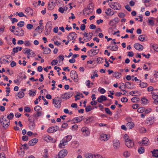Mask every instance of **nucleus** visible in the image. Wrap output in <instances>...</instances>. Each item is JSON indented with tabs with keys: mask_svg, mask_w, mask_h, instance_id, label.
<instances>
[{
	"mask_svg": "<svg viewBox=\"0 0 158 158\" xmlns=\"http://www.w3.org/2000/svg\"><path fill=\"white\" fill-rule=\"evenodd\" d=\"M61 99L59 97H57L53 100V103L56 107L60 108L61 106Z\"/></svg>",
	"mask_w": 158,
	"mask_h": 158,
	"instance_id": "1",
	"label": "nucleus"
},
{
	"mask_svg": "<svg viewBox=\"0 0 158 158\" xmlns=\"http://www.w3.org/2000/svg\"><path fill=\"white\" fill-rule=\"evenodd\" d=\"M14 34L19 36H23L24 35V31L23 29H20L18 27L15 30Z\"/></svg>",
	"mask_w": 158,
	"mask_h": 158,
	"instance_id": "2",
	"label": "nucleus"
},
{
	"mask_svg": "<svg viewBox=\"0 0 158 158\" xmlns=\"http://www.w3.org/2000/svg\"><path fill=\"white\" fill-rule=\"evenodd\" d=\"M77 37V35L75 32H71L69 34L67 39L69 40H75Z\"/></svg>",
	"mask_w": 158,
	"mask_h": 158,
	"instance_id": "3",
	"label": "nucleus"
},
{
	"mask_svg": "<svg viewBox=\"0 0 158 158\" xmlns=\"http://www.w3.org/2000/svg\"><path fill=\"white\" fill-rule=\"evenodd\" d=\"M34 110L36 111L37 113L35 114H34L33 116L35 117H38L42 115L41 112L40 111L42 110V108L40 106H35L34 108Z\"/></svg>",
	"mask_w": 158,
	"mask_h": 158,
	"instance_id": "4",
	"label": "nucleus"
},
{
	"mask_svg": "<svg viewBox=\"0 0 158 158\" xmlns=\"http://www.w3.org/2000/svg\"><path fill=\"white\" fill-rule=\"evenodd\" d=\"M109 5L111 8L114 10H118L120 6L119 3L117 2H109Z\"/></svg>",
	"mask_w": 158,
	"mask_h": 158,
	"instance_id": "5",
	"label": "nucleus"
},
{
	"mask_svg": "<svg viewBox=\"0 0 158 158\" xmlns=\"http://www.w3.org/2000/svg\"><path fill=\"white\" fill-rule=\"evenodd\" d=\"M68 153L66 149L61 150L58 154V158H63L67 155Z\"/></svg>",
	"mask_w": 158,
	"mask_h": 158,
	"instance_id": "6",
	"label": "nucleus"
},
{
	"mask_svg": "<svg viewBox=\"0 0 158 158\" xmlns=\"http://www.w3.org/2000/svg\"><path fill=\"white\" fill-rule=\"evenodd\" d=\"M73 94L72 92H69L62 95L61 97L63 99H69L72 97Z\"/></svg>",
	"mask_w": 158,
	"mask_h": 158,
	"instance_id": "7",
	"label": "nucleus"
},
{
	"mask_svg": "<svg viewBox=\"0 0 158 158\" xmlns=\"http://www.w3.org/2000/svg\"><path fill=\"white\" fill-rule=\"evenodd\" d=\"M126 140L125 141V144L128 148H131L133 147L134 143L132 140L128 138H127Z\"/></svg>",
	"mask_w": 158,
	"mask_h": 158,
	"instance_id": "8",
	"label": "nucleus"
},
{
	"mask_svg": "<svg viewBox=\"0 0 158 158\" xmlns=\"http://www.w3.org/2000/svg\"><path fill=\"white\" fill-rule=\"evenodd\" d=\"M10 121H9L8 122H4L3 120H2L0 117V124H1V125L4 129H6L8 128L10 125Z\"/></svg>",
	"mask_w": 158,
	"mask_h": 158,
	"instance_id": "9",
	"label": "nucleus"
},
{
	"mask_svg": "<svg viewBox=\"0 0 158 158\" xmlns=\"http://www.w3.org/2000/svg\"><path fill=\"white\" fill-rule=\"evenodd\" d=\"M113 146L114 149H116L119 148L120 145V143L118 140H114L113 141Z\"/></svg>",
	"mask_w": 158,
	"mask_h": 158,
	"instance_id": "10",
	"label": "nucleus"
},
{
	"mask_svg": "<svg viewBox=\"0 0 158 158\" xmlns=\"http://www.w3.org/2000/svg\"><path fill=\"white\" fill-rule=\"evenodd\" d=\"M68 142L66 139V138L65 137L60 141V143L59 145V146L60 148H63L62 146H64L67 144Z\"/></svg>",
	"mask_w": 158,
	"mask_h": 158,
	"instance_id": "11",
	"label": "nucleus"
},
{
	"mask_svg": "<svg viewBox=\"0 0 158 158\" xmlns=\"http://www.w3.org/2000/svg\"><path fill=\"white\" fill-rule=\"evenodd\" d=\"M152 98L154 99V103L156 105L158 104V95L155 94L154 93L152 92Z\"/></svg>",
	"mask_w": 158,
	"mask_h": 158,
	"instance_id": "12",
	"label": "nucleus"
},
{
	"mask_svg": "<svg viewBox=\"0 0 158 158\" xmlns=\"http://www.w3.org/2000/svg\"><path fill=\"white\" fill-rule=\"evenodd\" d=\"M109 138L110 136H107V135L104 134H102L100 137V140H101L104 141L108 140L109 139Z\"/></svg>",
	"mask_w": 158,
	"mask_h": 158,
	"instance_id": "13",
	"label": "nucleus"
},
{
	"mask_svg": "<svg viewBox=\"0 0 158 158\" xmlns=\"http://www.w3.org/2000/svg\"><path fill=\"white\" fill-rule=\"evenodd\" d=\"M134 47L136 50H142L143 49V46L139 43L135 44Z\"/></svg>",
	"mask_w": 158,
	"mask_h": 158,
	"instance_id": "14",
	"label": "nucleus"
},
{
	"mask_svg": "<svg viewBox=\"0 0 158 158\" xmlns=\"http://www.w3.org/2000/svg\"><path fill=\"white\" fill-rule=\"evenodd\" d=\"M107 100V98L104 95H101L98 98L97 101L99 102L102 103L103 101H105Z\"/></svg>",
	"mask_w": 158,
	"mask_h": 158,
	"instance_id": "15",
	"label": "nucleus"
},
{
	"mask_svg": "<svg viewBox=\"0 0 158 158\" xmlns=\"http://www.w3.org/2000/svg\"><path fill=\"white\" fill-rule=\"evenodd\" d=\"M122 85V86H124L125 88L127 87L128 89H132L131 86V85H133V83H131L129 82H127L125 83L124 84L123 83H120Z\"/></svg>",
	"mask_w": 158,
	"mask_h": 158,
	"instance_id": "16",
	"label": "nucleus"
},
{
	"mask_svg": "<svg viewBox=\"0 0 158 158\" xmlns=\"http://www.w3.org/2000/svg\"><path fill=\"white\" fill-rule=\"evenodd\" d=\"M38 140L36 138L33 139L29 142V145L32 146L36 144L38 142Z\"/></svg>",
	"mask_w": 158,
	"mask_h": 158,
	"instance_id": "17",
	"label": "nucleus"
},
{
	"mask_svg": "<svg viewBox=\"0 0 158 158\" xmlns=\"http://www.w3.org/2000/svg\"><path fill=\"white\" fill-rule=\"evenodd\" d=\"M25 12H26V14L32 16L33 13V10L30 7H27L26 8Z\"/></svg>",
	"mask_w": 158,
	"mask_h": 158,
	"instance_id": "18",
	"label": "nucleus"
},
{
	"mask_svg": "<svg viewBox=\"0 0 158 158\" xmlns=\"http://www.w3.org/2000/svg\"><path fill=\"white\" fill-rule=\"evenodd\" d=\"M94 4L93 3H90L87 6V8H85L84 10V12L85 11L87 10V9L89 10H93L94 8Z\"/></svg>",
	"mask_w": 158,
	"mask_h": 158,
	"instance_id": "19",
	"label": "nucleus"
},
{
	"mask_svg": "<svg viewBox=\"0 0 158 158\" xmlns=\"http://www.w3.org/2000/svg\"><path fill=\"white\" fill-rule=\"evenodd\" d=\"M151 48H153V50L158 52V45L155 44H151L150 45Z\"/></svg>",
	"mask_w": 158,
	"mask_h": 158,
	"instance_id": "20",
	"label": "nucleus"
},
{
	"mask_svg": "<svg viewBox=\"0 0 158 158\" xmlns=\"http://www.w3.org/2000/svg\"><path fill=\"white\" fill-rule=\"evenodd\" d=\"M49 24V22H48L46 25L45 26V30L46 31L45 32V34L46 35H48L50 33L51 31V29H48V25Z\"/></svg>",
	"mask_w": 158,
	"mask_h": 158,
	"instance_id": "21",
	"label": "nucleus"
},
{
	"mask_svg": "<svg viewBox=\"0 0 158 158\" xmlns=\"http://www.w3.org/2000/svg\"><path fill=\"white\" fill-rule=\"evenodd\" d=\"M127 126L129 129H131L134 127V123L132 122H128L127 123Z\"/></svg>",
	"mask_w": 158,
	"mask_h": 158,
	"instance_id": "22",
	"label": "nucleus"
},
{
	"mask_svg": "<svg viewBox=\"0 0 158 158\" xmlns=\"http://www.w3.org/2000/svg\"><path fill=\"white\" fill-rule=\"evenodd\" d=\"M154 118L152 119V118L150 117L148 118L147 120L146 121V123L147 124H149V125H152L153 124L154 122Z\"/></svg>",
	"mask_w": 158,
	"mask_h": 158,
	"instance_id": "23",
	"label": "nucleus"
},
{
	"mask_svg": "<svg viewBox=\"0 0 158 158\" xmlns=\"http://www.w3.org/2000/svg\"><path fill=\"white\" fill-rule=\"evenodd\" d=\"M113 76L117 78H119L121 76V73L116 72L113 73Z\"/></svg>",
	"mask_w": 158,
	"mask_h": 158,
	"instance_id": "24",
	"label": "nucleus"
},
{
	"mask_svg": "<svg viewBox=\"0 0 158 158\" xmlns=\"http://www.w3.org/2000/svg\"><path fill=\"white\" fill-rule=\"evenodd\" d=\"M71 77L73 79L74 82H77L78 81V78L77 74L72 75Z\"/></svg>",
	"mask_w": 158,
	"mask_h": 158,
	"instance_id": "25",
	"label": "nucleus"
},
{
	"mask_svg": "<svg viewBox=\"0 0 158 158\" xmlns=\"http://www.w3.org/2000/svg\"><path fill=\"white\" fill-rule=\"evenodd\" d=\"M82 120V119L80 117H77L74 118H73L72 119V121H76V122H74L73 123H78V122H80Z\"/></svg>",
	"mask_w": 158,
	"mask_h": 158,
	"instance_id": "26",
	"label": "nucleus"
},
{
	"mask_svg": "<svg viewBox=\"0 0 158 158\" xmlns=\"http://www.w3.org/2000/svg\"><path fill=\"white\" fill-rule=\"evenodd\" d=\"M148 139L147 138L145 137L142 140V143L145 145H147L148 144Z\"/></svg>",
	"mask_w": 158,
	"mask_h": 158,
	"instance_id": "27",
	"label": "nucleus"
},
{
	"mask_svg": "<svg viewBox=\"0 0 158 158\" xmlns=\"http://www.w3.org/2000/svg\"><path fill=\"white\" fill-rule=\"evenodd\" d=\"M152 156L155 157H158V150L154 149L153 151H152Z\"/></svg>",
	"mask_w": 158,
	"mask_h": 158,
	"instance_id": "28",
	"label": "nucleus"
},
{
	"mask_svg": "<svg viewBox=\"0 0 158 158\" xmlns=\"http://www.w3.org/2000/svg\"><path fill=\"white\" fill-rule=\"evenodd\" d=\"M34 120H33V122L30 123L29 124V128L31 130L34 129L35 127V124L34 123Z\"/></svg>",
	"mask_w": 158,
	"mask_h": 158,
	"instance_id": "29",
	"label": "nucleus"
},
{
	"mask_svg": "<svg viewBox=\"0 0 158 158\" xmlns=\"http://www.w3.org/2000/svg\"><path fill=\"white\" fill-rule=\"evenodd\" d=\"M50 52L51 50L49 48H45L43 50V53L44 54H47L50 53Z\"/></svg>",
	"mask_w": 158,
	"mask_h": 158,
	"instance_id": "30",
	"label": "nucleus"
},
{
	"mask_svg": "<svg viewBox=\"0 0 158 158\" xmlns=\"http://www.w3.org/2000/svg\"><path fill=\"white\" fill-rule=\"evenodd\" d=\"M48 9L50 10H52L55 6L54 5L50 3V2H48Z\"/></svg>",
	"mask_w": 158,
	"mask_h": 158,
	"instance_id": "31",
	"label": "nucleus"
},
{
	"mask_svg": "<svg viewBox=\"0 0 158 158\" xmlns=\"http://www.w3.org/2000/svg\"><path fill=\"white\" fill-rule=\"evenodd\" d=\"M139 85L140 87L142 88H145L148 86V84L147 83L143 82L139 84Z\"/></svg>",
	"mask_w": 158,
	"mask_h": 158,
	"instance_id": "32",
	"label": "nucleus"
},
{
	"mask_svg": "<svg viewBox=\"0 0 158 158\" xmlns=\"http://www.w3.org/2000/svg\"><path fill=\"white\" fill-rule=\"evenodd\" d=\"M145 39V35H142L139 36L138 39L141 41H143Z\"/></svg>",
	"mask_w": 158,
	"mask_h": 158,
	"instance_id": "33",
	"label": "nucleus"
},
{
	"mask_svg": "<svg viewBox=\"0 0 158 158\" xmlns=\"http://www.w3.org/2000/svg\"><path fill=\"white\" fill-rule=\"evenodd\" d=\"M138 152L140 154L143 153L144 152V148L143 147H140L138 149Z\"/></svg>",
	"mask_w": 158,
	"mask_h": 158,
	"instance_id": "34",
	"label": "nucleus"
},
{
	"mask_svg": "<svg viewBox=\"0 0 158 158\" xmlns=\"http://www.w3.org/2000/svg\"><path fill=\"white\" fill-rule=\"evenodd\" d=\"M24 96V94L23 91L19 92L18 94V96L19 98H23Z\"/></svg>",
	"mask_w": 158,
	"mask_h": 158,
	"instance_id": "35",
	"label": "nucleus"
},
{
	"mask_svg": "<svg viewBox=\"0 0 158 158\" xmlns=\"http://www.w3.org/2000/svg\"><path fill=\"white\" fill-rule=\"evenodd\" d=\"M147 66V65H146V64H144V65H143V69L145 70H146L147 71H148L150 70L152 68V66H150L148 67H146Z\"/></svg>",
	"mask_w": 158,
	"mask_h": 158,
	"instance_id": "36",
	"label": "nucleus"
},
{
	"mask_svg": "<svg viewBox=\"0 0 158 158\" xmlns=\"http://www.w3.org/2000/svg\"><path fill=\"white\" fill-rule=\"evenodd\" d=\"M105 111L108 114L110 115H112V113L110 111V109L108 108H105Z\"/></svg>",
	"mask_w": 158,
	"mask_h": 158,
	"instance_id": "37",
	"label": "nucleus"
},
{
	"mask_svg": "<svg viewBox=\"0 0 158 158\" xmlns=\"http://www.w3.org/2000/svg\"><path fill=\"white\" fill-rule=\"evenodd\" d=\"M36 93V91H32L31 90H29V94L30 96H34L35 95Z\"/></svg>",
	"mask_w": 158,
	"mask_h": 158,
	"instance_id": "38",
	"label": "nucleus"
},
{
	"mask_svg": "<svg viewBox=\"0 0 158 158\" xmlns=\"http://www.w3.org/2000/svg\"><path fill=\"white\" fill-rule=\"evenodd\" d=\"M85 157L86 158H93V155L91 153H87L85 155Z\"/></svg>",
	"mask_w": 158,
	"mask_h": 158,
	"instance_id": "39",
	"label": "nucleus"
},
{
	"mask_svg": "<svg viewBox=\"0 0 158 158\" xmlns=\"http://www.w3.org/2000/svg\"><path fill=\"white\" fill-rule=\"evenodd\" d=\"M14 114L12 113H10L9 115L7 116V118L9 120L12 119L14 117Z\"/></svg>",
	"mask_w": 158,
	"mask_h": 158,
	"instance_id": "40",
	"label": "nucleus"
},
{
	"mask_svg": "<svg viewBox=\"0 0 158 158\" xmlns=\"http://www.w3.org/2000/svg\"><path fill=\"white\" fill-rule=\"evenodd\" d=\"M52 138V137L51 136L49 135H47L45 137L44 139L47 141H50L51 140Z\"/></svg>",
	"mask_w": 158,
	"mask_h": 158,
	"instance_id": "41",
	"label": "nucleus"
},
{
	"mask_svg": "<svg viewBox=\"0 0 158 158\" xmlns=\"http://www.w3.org/2000/svg\"><path fill=\"white\" fill-rule=\"evenodd\" d=\"M131 101L133 102L136 103L139 100V98H138L134 97L131 99Z\"/></svg>",
	"mask_w": 158,
	"mask_h": 158,
	"instance_id": "42",
	"label": "nucleus"
},
{
	"mask_svg": "<svg viewBox=\"0 0 158 158\" xmlns=\"http://www.w3.org/2000/svg\"><path fill=\"white\" fill-rule=\"evenodd\" d=\"M150 1H144L143 2L145 3V5L146 7L149 6L151 4L150 2Z\"/></svg>",
	"mask_w": 158,
	"mask_h": 158,
	"instance_id": "43",
	"label": "nucleus"
},
{
	"mask_svg": "<svg viewBox=\"0 0 158 158\" xmlns=\"http://www.w3.org/2000/svg\"><path fill=\"white\" fill-rule=\"evenodd\" d=\"M105 13L107 15L112 16L114 14V11L112 10L111 11H110L109 12H105Z\"/></svg>",
	"mask_w": 158,
	"mask_h": 158,
	"instance_id": "44",
	"label": "nucleus"
},
{
	"mask_svg": "<svg viewBox=\"0 0 158 158\" xmlns=\"http://www.w3.org/2000/svg\"><path fill=\"white\" fill-rule=\"evenodd\" d=\"M145 110L144 108L142 107L139 108L137 110V111L139 113H142Z\"/></svg>",
	"mask_w": 158,
	"mask_h": 158,
	"instance_id": "45",
	"label": "nucleus"
},
{
	"mask_svg": "<svg viewBox=\"0 0 158 158\" xmlns=\"http://www.w3.org/2000/svg\"><path fill=\"white\" fill-rule=\"evenodd\" d=\"M24 25V21H20L17 24L18 26L19 27H23Z\"/></svg>",
	"mask_w": 158,
	"mask_h": 158,
	"instance_id": "46",
	"label": "nucleus"
},
{
	"mask_svg": "<svg viewBox=\"0 0 158 158\" xmlns=\"http://www.w3.org/2000/svg\"><path fill=\"white\" fill-rule=\"evenodd\" d=\"M85 111L86 112H88L92 110L91 106H88L85 107Z\"/></svg>",
	"mask_w": 158,
	"mask_h": 158,
	"instance_id": "47",
	"label": "nucleus"
},
{
	"mask_svg": "<svg viewBox=\"0 0 158 158\" xmlns=\"http://www.w3.org/2000/svg\"><path fill=\"white\" fill-rule=\"evenodd\" d=\"M99 51V49H94L93 52H92V54L94 56L96 55L98 53Z\"/></svg>",
	"mask_w": 158,
	"mask_h": 158,
	"instance_id": "48",
	"label": "nucleus"
},
{
	"mask_svg": "<svg viewBox=\"0 0 158 158\" xmlns=\"http://www.w3.org/2000/svg\"><path fill=\"white\" fill-rule=\"evenodd\" d=\"M141 100L144 105H146L147 104L148 100L147 99L145 98H143L141 99Z\"/></svg>",
	"mask_w": 158,
	"mask_h": 158,
	"instance_id": "49",
	"label": "nucleus"
},
{
	"mask_svg": "<svg viewBox=\"0 0 158 158\" xmlns=\"http://www.w3.org/2000/svg\"><path fill=\"white\" fill-rule=\"evenodd\" d=\"M53 128V127L49 128L47 130V132L50 133L53 132L54 131Z\"/></svg>",
	"mask_w": 158,
	"mask_h": 158,
	"instance_id": "50",
	"label": "nucleus"
},
{
	"mask_svg": "<svg viewBox=\"0 0 158 158\" xmlns=\"http://www.w3.org/2000/svg\"><path fill=\"white\" fill-rule=\"evenodd\" d=\"M88 35H89V37H88V38H87V40L86 41H89L91 39V38L92 37L93 34L92 32H89L88 33Z\"/></svg>",
	"mask_w": 158,
	"mask_h": 158,
	"instance_id": "51",
	"label": "nucleus"
},
{
	"mask_svg": "<svg viewBox=\"0 0 158 158\" xmlns=\"http://www.w3.org/2000/svg\"><path fill=\"white\" fill-rule=\"evenodd\" d=\"M31 50L30 49H27L26 50L25 52H23V53L24 54L27 53L28 55H31Z\"/></svg>",
	"mask_w": 158,
	"mask_h": 158,
	"instance_id": "52",
	"label": "nucleus"
},
{
	"mask_svg": "<svg viewBox=\"0 0 158 158\" xmlns=\"http://www.w3.org/2000/svg\"><path fill=\"white\" fill-rule=\"evenodd\" d=\"M16 15H17L20 17H22L23 16H25L26 17V16L22 12H20L19 13H18V12H17L16 14Z\"/></svg>",
	"mask_w": 158,
	"mask_h": 158,
	"instance_id": "53",
	"label": "nucleus"
},
{
	"mask_svg": "<svg viewBox=\"0 0 158 158\" xmlns=\"http://www.w3.org/2000/svg\"><path fill=\"white\" fill-rule=\"evenodd\" d=\"M48 151L47 149L44 150V154L43 155L44 158H47L48 157Z\"/></svg>",
	"mask_w": 158,
	"mask_h": 158,
	"instance_id": "54",
	"label": "nucleus"
},
{
	"mask_svg": "<svg viewBox=\"0 0 158 158\" xmlns=\"http://www.w3.org/2000/svg\"><path fill=\"white\" fill-rule=\"evenodd\" d=\"M97 61L98 63L101 64L103 62V59L101 57H99L97 58Z\"/></svg>",
	"mask_w": 158,
	"mask_h": 158,
	"instance_id": "55",
	"label": "nucleus"
},
{
	"mask_svg": "<svg viewBox=\"0 0 158 158\" xmlns=\"http://www.w3.org/2000/svg\"><path fill=\"white\" fill-rule=\"evenodd\" d=\"M19 47H17L16 48H14L13 49V52L14 53H17L18 52L19 49Z\"/></svg>",
	"mask_w": 158,
	"mask_h": 158,
	"instance_id": "56",
	"label": "nucleus"
},
{
	"mask_svg": "<svg viewBox=\"0 0 158 158\" xmlns=\"http://www.w3.org/2000/svg\"><path fill=\"white\" fill-rule=\"evenodd\" d=\"M130 155V153L127 151L123 153V156L125 157H128Z\"/></svg>",
	"mask_w": 158,
	"mask_h": 158,
	"instance_id": "57",
	"label": "nucleus"
},
{
	"mask_svg": "<svg viewBox=\"0 0 158 158\" xmlns=\"http://www.w3.org/2000/svg\"><path fill=\"white\" fill-rule=\"evenodd\" d=\"M57 63V60H54L52 61L51 62V64L52 65H56Z\"/></svg>",
	"mask_w": 158,
	"mask_h": 158,
	"instance_id": "58",
	"label": "nucleus"
},
{
	"mask_svg": "<svg viewBox=\"0 0 158 158\" xmlns=\"http://www.w3.org/2000/svg\"><path fill=\"white\" fill-rule=\"evenodd\" d=\"M148 22L150 25L153 26L154 24V21L152 20L149 19L148 20Z\"/></svg>",
	"mask_w": 158,
	"mask_h": 158,
	"instance_id": "59",
	"label": "nucleus"
},
{
	"mask_svg": "<svg viewBox=\"0 0 158 158\" xmlns=\"http://www.w3.org/2000/svg\"><path fill=\"white\" fill-rule=\"evenodd\" d=\"M24 111L27 112H29L31 111V109L29 107H26L24 108Z\"/></svg>",
	"mask_w": 158,
	"mask_h": 158,
	"instance_id": "60",
	"label": "nucleus"
},
{
	"mask_svg": "<svg viewBox=\"0 0 158 158\" xmlns=\"http://www.w3.org/2000/svg\"><path fill=\"white\" fill-rule=\"evenodd\" d=\"M125 15V14L123 13H120L118 15V16L121 18H123Z\"/></svg>",
	"mask_w": 158,
	"mask_h": 158,
	"instance_id": "61",
	"label": "nucleus"
},
{
	"mask_svg": "<svg viewBox=\"0 0 158 158\" xmlns=\"http://www.w3.org/2000/svg\"><path fill=\"white\" fill-rule=\"evenodd\" d=\"M139 131L140 132L145 133L146 132V129L144 127H141L139 129Z\"/></svg>",
	"mask_w": 158,
	"mask_h": 158,
	"instance_id": "62",
	"label": "nucleus"
},
{
	"mask_svg": "<svg viewBox=\"0 0 158 158\" xmlns=\"http://www.w3.org/2000/svg\"><path fill=\"white\" fill-rule=\"evenodd\" d=\"M65 138H66V139L68 142L69 141L72 139V136L71 135H69L65 137Z\"/></svg>",
	"mask_w": 158,
	"mask_h": 158,
	"instance_id": "63",
	"label": "nucleus"
},
{
	"mask_svg": "<svg viewBox=\"0 0 158 158\" xmlns=\"http://www.w3.org/2000/svg\"><path fill=\"white\" fill-rule=\"evenodd\" d=\"M121 101L123 102H127L128 101V99L126 97H123L121 98Z\"/></svg>",
	"mask_w": 158,
	"mask_h": 158,
	"instance_id": "64",
	"label": "nucleus"
}]
</instances>
